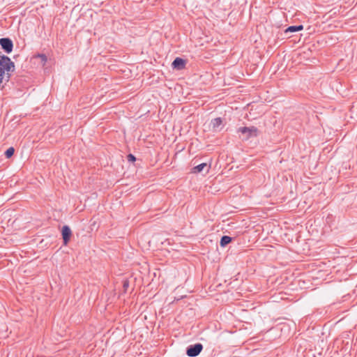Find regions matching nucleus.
Here are the masks:
<instances>
[{"instance_id": "9b49d317", "label": "nucleus", "mask_w": 357, "mask_h": 357, "mask_svg": "<svg viewBox=\"0 0 357 357\" xmlns=\"http://www.w3.org/2000/svg\"><path fill=\"white\" fill-rule=\"evenodd\" d=\"M36 58H39L43 65H45L47 60L46 55L44 54H38L36 56Z\"/></svg>"}, {"instance_id": "7ed1b4c3", "label": "nucleus", "mask_w": 357, "mask_h": 357, "mask_svg": "<svg viewBox=\"0 0 357 357\" xmlns=\"http://www.w3.org/2000/svg\"><path fill=\"white\" fill-rule=\"evenodd\" d=\"M0 45L3 52L10 54L13 50V42L10 38H0Z\"/></svg>"}, {"instance_id": "4468645a", "label": "nucleus", "mask_w": 357, "mask_h": 357, "mask_svg": "<svg viewBox=\"0 0 357 357\" xmlns=\"http://www.w3.org/2000/svg\"><path fill=\"white\" fill-rule=\"evenodd\" d=\"M1 56H7L6 55L2 54L1 52H0V59H1Z\"/></svg>"}, {"instance_id": "ddd939ff", "label": "nucleus", "mask_w": 357, "mask_h": 357, "mask_svg": "<svg viewBox=\"0 0 357 357\" xmlns=\"http://www.w3.org/2000/svg\"><path fill=\"white\" fill-rule=\"evenodd\" d=\"M128 286H129L128 280H124L123 281V289H125V291H126V289L128 287Z\"/></svg>"}, {"instance_id": "39448f33", "label": "nucleus", "mask_w": 357, "mask_h": 357, "mask_svg": "<svg viewBox=\"0 0 357 357\" xmlns=\"http://www.w3.org/2000/svg\"><path fill=\"white\" fill-rule=\"evenodd\" d=\"M186 65V60L181 58L176 57L172 62V66L174 69L176 70H183L185 68Z\"/></svg>"}, {"instance_id": "423d86ee", "label": "nucleus", "mask_w": 357, "mask_h": 357, "mask_svg": "<svg viewBox=\"0 0 357 357\" xmlns=\"http://www.w3.org/2000/svg\"><path fill=\"white\" fill-rule=\"evenodd\" d=\"M211 168V165L207 164L206 162H203L199 164L192 168V172L195 174H198L202 172L204 169H206V172H208Z\"/></svg>"}, {"instance_id": "0eeeda50", "label": "nucleus", "mask_w": 357, "mask_h": 357, "mask_svg": "<svg viewBox=\"0 0 357 357\" xmlns=\"http://www.w3.org/2000/svg\"><path fill=\"white\" fill-rule=\"evenodd\" d=\"M222 124V119L220 117L215 118L211 120V125L214 131H220V126Z\"/></svg>"}, {"instance_id": "6e6552de", "label": "nucleus", "mask_w": 357, "mask_h": 357, "mask_svg": "<svg viewBox=\"0 0 357 357\" xmlns=\"http://www.w3.org/2000/svg\"><path fill=\"white\" fill-rule=\"evenodd\" d=\"M303 29V26L302 24L295 25V26H289L284 30V33L287 34L289 33H294L296 31H299Z\"/></svg>"}, {"instance_id": "f8f14e48", "label": "nucleus", "mask_w": 357, "mask_h": 357, "mask_svg": "<svg viewBox=\"0 0 357 357\" xmlns=\"http://www.w3.org/2000/svg\"><path fill=\"white\" fill-rule=\"evenodd\" d=\"M127 158L129 162H133L136 160L135 156L131 153L128 155Z\"/></svg>"}, {"instance_id": "f257e3e1", "label": "nucleus", "mask_w": 357, "mask_h": 357, "mask_svg": "<svg viewBox=\"0 0 357 357\" xmlns=\"http://www.w3.org/2000/svg\"><path fill=\"white\" fill-rule=\"evenodd\" d=\"M203 345L201 343L189 345L186 349V354L190 357L197 356L202 351Z\"/></svg>"}, {"instance_id": "20e7f679", "label": "nucleus", "mask_w": 357, "mask_h": 357, "mask_svg": "<svg viewBox=\"0 0 357 357\" xmlns=\"http://www.w3.org/2000/svg\"><path fill=\"white\" fill-rule=\"evenodd\" d=\"M61 236L63 244L66 245L70 240L72 236V231L69 226L64 225L61 229Z\"/></svg>"}, {"instance_id": "f03ea898", "label": "nucleus", "mask_w": 357, "mask_h": 357, "mask_svg": "<svg viewBox=\"0 0 357 357\" xmlns=\"http://www.w3.org/2000/svg\"><path fill=\"white\" fill-rule=\"evenodd\" d=\"M238 132L242 134H246L245 139L257 137L259 133L258 129L255 126L241 127L238 128Z\"/></svg>"}, {"instance_id": "1a4fd4ad", "label": "nucleus", "mask_w": 357, "mask_h": 357, "mask_svg": "<svg viewBox=\"0 0 357 357\" xmlns=\"http://www.w3.org/2000/svg\"><path fill=\"white\" fill-rule=\"evenodd\" d=\"M233 240V238L229 236H222L220 238V245L222 248L227 246Z\"/></svg>"}, {"instance_id": "9d476101", "label": "nucleus", "mask_w": 357, "mask_h": 357, "mask_svg": "<svg viewBox=\"0 0 357 357\" xmlns=\"http://www.w3.org/2000/svg\"><path fill=\"white\" fill-rule=\"evenodd\" d=\"M14 153L15 149L13 147H10L5 151V156L7 158H10L14 155Z\"/></svg>"}]
</instances>
